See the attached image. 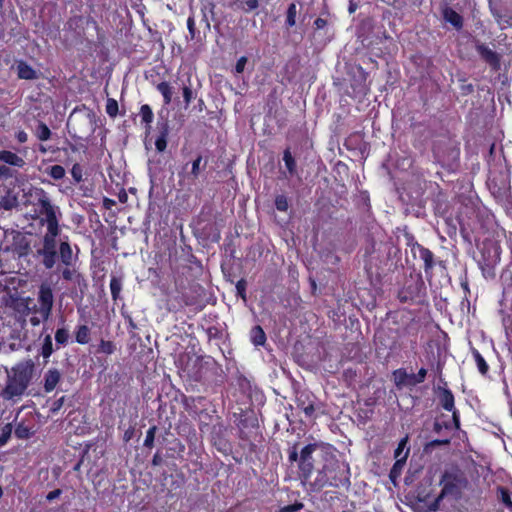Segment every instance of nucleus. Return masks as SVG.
Here are the masks:
<instances>
[{
    "label": "nucleus",
    "instance_id": "f257e3e1",
    "mask_svg": "<svg viewBox=\"0 0 512 512\" xmlns=\"http://www.w3.org/2000/svg\"><path fill=\"white\" fill-rule=\"evenodd\" d=\"M439 484L442 486L440 494L432 501L424 512H436L440 509V503L445 497L455 500L462 498L463 490L469 482L465 473L458 467L445 469L441 475Z\"/></svg>",
    "mask_w": 512,
    "mask_h": 512
},
{
    "label": "nucleus",
    "instance_id": "f03ea898",
    "mask_svg": "<svg viewBox=\"0 0 512 512\" xmlns=\"http://www.w3.org/2000/svg\"><path fill=\"white\" fill-rule=\"evenodd\" d=\"M327 456H331V453L323 443H310L300 449L299 478L303 485L310 479L315 462Z\"/></svg>",
    "mask_w": 512,
    "mask_h": 512
},
{
    "label": "nucleus",
    "instance_id": "7ed1b4c3",
    "mask_svg": "<svg viewBox=\"0 0 512 512\" xmlns=\"http://www.w3.org/2000/svg\"><path fill=\"white\" fill-rule=\"evenodd\" d=\"M434 156L448 171H456L459 167V143L452 139L439 140L434 145Z\"/></svg>",
    "mask_w": 512,
    "mask_h": 512
},
{
    "label": "nucleus",
    "instance_id": "20e7f679",
    "mask_svg": "<svg viewBox=\"0 0 512 512\" xmlns=\"http://www.w3.org/2000/svg\"><path fill=\"white\" fill-rule=\"evenodd\" d=\"M25 319L15 318L13 323H2L0 326V347L9 342V350L15 351L21 347V333L24 328Z\"/></svg>",
    "mask_w": 512,
    "mask_h": 512
},
{
    "label": "nucleus",
    "instance_id": "39448f33",
    "mask_svg": "<svg viewBox=\"0 0 512 512\" xmlns=\"http://www.w3.org/2000/svg\"><path fill=\"white\" fill-rule=\"evenodd\" d=\"M96 114L93 110H77L75 109L69 117V122L72 123L77 132L80 133L78 138L82 139L84 135L90 136L94 133L97 123Z\"/></svg>",
    "mask_w": 512,
    "mask_h": 512
},
{
    "label": "nucleus",
    "instance_id": "423d86ee",
    "mask_svg": "<svg viewBox=\"0 0 512 512\" xmlns=\"http://www.w3.org/2000/svg\"><path fill=\"white\" fill-rule=\"evenodd\" d=\"M425 289L421 274L410 273L404 280L403 287L398 292V299L402 303L414 301L419 298Z\"/></svg>",
    "mask_w": 512,
    "mask_h": 512
},
{
    "label": "nucleus",
    "instance_id": "0eeeda50",
    "mask_svg": "<svg viewBox=\"0 0 512 512\" xmlns=\"http://www.w3.org/2000/svg\"><path fill=\"white\" fill-rule=\"evenodd\" d=\"M432 478H424L414 491H410L405 495L407 504L415 511L421 512V503H427L432 494Z\"/></svg>",
    "mask_w": 512,
    "mask_h": 512
},
{
    "label": "nucleus",
    "instance_id": "6e6552de",
    "mask_svg": "<svg viewBox=\"0 0 512 512\" xmlns=\"http://www.w3.org/2000/svg\"><path fill=\"white\" fill-rule=\"evenodd\" d=\"M5 236L9 234L12 236L11 250L18 256V258H25L31 252L32 236L31 232H20L14 229L5 230Z\"/></svg>",
    "mask_w": 512,
    "mask_h": 512
},
{
    "label": "nucleus",
    "instance_id": "1a4fd4ad",
    "mask_svg": "<svg viewBox=\"0 0 512 512\" xmlns=\"http://www.w3.org/2000/svg\"><path fill=\"white\" fill-rule=\"evenodd\" d=\"M210 440L213 447L224 455L232 453V444L227 438V427L222 422H218L212 426Z\"/></svg>",
    "mask_w": 512,
    "mask_h": 512
},
{
    "label": "nucleus",
    "instance_id": "9d476101",
    "mask_svg": "<svg viewBox=\"0 0 512 512\" xmlns=\"http://www.w3.org/2000/svg\"><path fill=\"white\" fill-rule=\"evenodd\" d=\"M236 417V425L238 426L239 438L241 440H248L249 435L246 430H252L259 427L258 418L253 410H240V413H234Z\"/></svg>",
    "mask_w": 512,
    "mask_h": 512
},
{
    "label": "nucleus",
    "instance_id": "9b49d317",
    "mask_svg": "<svg viewBox=\"0 0 512 512\" xmlns=\"http://www.w3.org/2000/svg\"><path fill=\"white\" fill-rule=\"evenodd\" d=\"M195 235L206 241L218 242L220 240V230L216 222L206 221L199 218L194 226Z\"/></svg>",
    "mask_w": 512,
    "mask_h": 512
},
{
    "label": "nucleus",
    "instance_id": "f8f14e48",
    "mask_svg": "<svg viewBox=\"0 0 512 512\" xmlns=\"http://www.w3.org/2000/svg\"><path fill=\"white\" fill-rule=\"evenodd\" d=\"M333 472L334 475L329 478V485L335 488L344 487L346 490H349L351 486L349 464L336 462Z\"/></svg>",
    "mask_w": 512,
    "mask_h": 512
},
{
    "label": "nucleus",
    "instance_id": "ddd939ff",
    "mask_svg": "<svg viewBox=\"0 0 512 512\" xmlns=\"http://www.w3.org/2000/svg\"><path fill=\"white\" fill-rule=\"evenodd\" d=\"M56 244V240L43 238V247L34 254L36 257H42V263L46 269L53 268L56 263L58 257Z\"/></svg>",
    "mask_w": 512,
    "mask_h": 512
},
{
    "label": "nucleus",
    "instance_id": "4468645a",
    "mask_svg": "<svg viewBox=\"0 0 512 512\" xmlns=\"http://www.w3.org/2000/svg\"><path fill=\"white\" fill-rule=\"evenodd\" d=\"M475 49L480 57L491 66L492 69L498 70L501 66V57L495 51L489 49L484 43L475 40Z\"/></svg>",
    "mask_w": 512,
    "mask_h": 512
},
{
    "label": "nucleus",
    "instance_id": "2eb2a0df",
    "mask_svg": "<svg viewBox=\"0 0 512 512\" xmlns=\"http://www.w3.org/2000/svg\"><path fill=\"white\" fill-rule=\"evenodd\" d=\"M32 300L30 298H22L18 296V292L15 291L14 294H7L3 297V303L13 308L16 312L27 315L30 312L29 302Z\"/></svg>",
    "mask_w": 512,
    "mask_h": 512
},
{
    "label": "nucleus",
    "instance_id": "dca6fc26",
    "mask_svg": "<svg viewBox=\"0 0 512 512\" xmlns=\"http://www.w3.org/2000/svg\"><path fill=\"white\" fill-rule=\"evenodd\" d=\"M33 370L34 362L32 360H27L25 362L19 363L15 368H13L14 374L12 377L28 387L32 378Z\"/></svg>",
    "mask_w": 512,
    "mask_h": 512
},
{
    "label": "nucleus",
    "instance_id": "f3484780",
    "mask_svg": "<svg viewBox=\"0 0 512 512\" xmlns=\"http://www.w3.org/2000/svg\"><path fill=\"white\" fill-rule=\"evenodd\" d=\"M156 128L158 131V136L155 140V147L158 152H164L167 147V137L170 132L169 121L167 118L160 116Z\"/></svg>",
    "mask_w": 512,
    "mask_h": 512
},
{
    "label": "nucleus",
    "instance_id": "a211bd4d",
    "mask_svg": "<svg viewBox=\"0 0 512 512\" xmlns=\"http://www.w3.org/2000/svg\"><path fill=\"white\" fill-rule=\"evenodd\" d=\"M489 8L502 30L507 27H512V8L506 7L504 9H500L494 5L492 1H489Z\"/></svg>",
    "mask_w": 512,
    "mask_h": 512
},
{
    "label": "nucleus",
    "instance_id": "6ab92c4d",
    "mask_svg": "<svg viewBox=\"0 0 512 512\" xmlns=\"http://www.w3.org/2000/svg\"><path fill=\"white\" fill-rule=\"evenodd\" d=\"M328 466L323 465L322 468L317 470L316 476L314 480L310 481L308 479V482L306 485H308V490L310 492H320L327 484H329V477L327 475Z\"/></svg>",
    "mask_w": 512,
    "mask_h": 512
},
{
    "label": "nucleus",
    "instance_id": "aec40b11",
    "mask_svg": "<svg viewBox=\"0 0 512 512\" xmlns=\"http://www.w3.org/2000/svg\"><path fill=\"white\" fill-rule=\"evenodd\" d=\"M26 386L15 380L10 374H8L7 385L3 390V397L5 399H12L15 396H20L26 390Z\"/></svg>",
    "mask_w": 512,
    "mask_h": 512
},
{
    "label": "nucleus",
    "instance_id": "412c9836",
    "mask_svg": "<svg viewBox=\"0 0 512 512\" xmlns=\"http://www.w3.org/2000/svg\"><path fill=\"white\" fill-rule=\"evenodd\" d=\"M39 302L41 313L46 317L50 314L53 306V293L50 287L42 285L39 291Z\"/></svg>",
    "mask_w": 512,
    "mask_h": 512
},
{
    "label": "nucleus",
    "instance_id": "4be33fe9",
    "mask_svg": "<svg viewBox=\"0 0 512 512\" xmlns=\"http://www.w3.org/2000/svg\"><path fill=\"white\" fill-rule=\"evenodd\" d=\"M395 385L401 387H413L415 384L414 373H407L405 369H398L393 372Z\"/></svg>",
    "mask_w": 512,
    "mask_h": 512
},
{
    "label": "nucleus",
    "instance_id": "5701e85b",
    "mask_svg": "<svg viewBox=\"0 0 512 512\" xmlns=\"http://www.w3.org/2000/svg\"><path fill=\"white\" fill-rule=\"evenodd\" d=\"M38 203L41 207L40 213L46 216V222L57 219L56 208L51 204L50 199L43 190H41V197Z\"/></svg>",
    "mask_w": 512,
    "mask_h": 512
},
{
    "label": "nucleus",
    "instance_id": "b1692460",
    "mask_svg": "<svg viewBox=\"0 0 512 512\" xmlns=\"http://www.w3.org/2000/svg\"><path fill=\"white\" fill-rule=\"evenodd\" d=\"M442 16L446 22H449L455 29L460 30L463 27V18L454 9L447 4L442 9Z\"/></svg>",
    "mask_w": 512,
    "mask_h": 512
},
{
    "label": "nucleus",
    "instance_id": "393cba45",
    "mask_svg": "<svg viewBox=\"0 0 512 512\" xmlns=\"http://www.w3.org/2000/svg\"><path fill=\"white\" fill-rule=\"evenodd\" d=\"M483 261L486 266L492 267L499 260V247L496 245H485L482 250Z\"/></svg>",
    "mask_w": 512,
    "mask_h": 512
},
{
    "label": "nucleus",
    "instance_id": "a878e982",
    "mask_svg": "<svg viewBox=\"0 0 512 512\" xmlns=\"http://www.w3.org/2000/svg\"><path fill=\"white\" fill-rule=\"evenodd\" d=\"M17 75L20 79L24 80H36L39 78L38 72L25 61H20L17 64Z\"/></svg>",
    "mask_w": 512,
    "mask_h": 512
},
{
    "label": "nucleus",
    "instance_id": "bb28decb",
    "mask_svg": "<svg viewBox=\"0 0 512 512\" xmlns=\"http://www.w3.org/2000/svg\"><path fill=\"white\" fill-rule=\"evenodd\" d=\"M19 206L18 194L12 189H8L0 199V209L11 210Z\"/></svg>",
    "mask_w": 512,
    "mask_h": 512
},
{
    "label": "nucleus",
    "instance_id": "cd10ccee",
    "mask_svg": "<svg viewBox=\"0 0 512 512\" xmlns=\"http://www.w3.org/2000/svg\"><path fill=\"white\" fill-rule=\"evenodd\" d=\"M207 164L208 159H204L202 155H198L192 162V168L187 178L194 182L199 177L200 173L205 170Z\"/></svg>",
    "mask_w": 512,
    "mask_h": 512
},
{
    "label": "nucleus",
    "instance_id": "c85d7f7f",
    "mask_svg": "<svg viewBox=\"0 0 512 512\" xmlns=\"http://www.w3.org/2000/svg\"><path fill=\"white\" fill-rule=\"evenodd\" d=\"M61 378L60 372L56 369H49L44 376V389L46 392L54 390Z\"/></svg>",
    "mask_w": 512,
    "mask_h": 512
},
{
    "label": "nucleus",
    "instance_id": "c756f323",
    "mask_svg": "<svg viewBox=\"0 0 512 512\" xmlns=\"http://www.w3.org/2000/svg\"><path fill=\"white\" fill-rule=\"evenodd\" d=\"M409 455V448H407L404 456L401 459H397L396 462L393 464L390 473L389 478L391 482L396 486L397 485V479L401 475L402 469L406 463V459Z\"/></svg>",
    "mask_w": 512,
    "mask_h": 512
},
{
    "label": "nucleus",
    "instance_id": "7c9ffc66",
    "mask_svg": "<svg viewBox=\"0 0 512 512\" xmlns=\"http://www.w3.org/2000/svg\"><path fill=\"white\" fill-rule=\"evenodd\" d=\"M0 161L16 167H23L25 161L15 153L7 150L0 151Z\"/></svg>",
    "mask_w": 512,
    "mask_h": 512
},
{
    "label": "nucleus",
    "instance_id": "2f4dec72",
    "mask_svg": "<svg viewBox=\"0 0 512 512\" xmlns=\"http://www.w3.org/2000/svg\"><path fill=\"white\" fill-rule=\"evenodd\" d=\"M59 257L61 262L66 266H70L73 261V253L68 241H61L59 245Z\"/></svg>",
    "mask_w": 512,
    "mask_h": 512
},
{
    "label": "nucleus",
    "instance_id": "473e14b6",
    "mask_svg": "<svg viewBox=\"0 0 512 512\" xmlns=\"http://www.w3.org/2000/svg\"><path fill=\"white\" fill-rule=\"evenodd\" d=\"M414 246L418 247L419 252H420V257L424 261L425 273L428 274L434 265L433 253L429 249L422 247L418 243H415Z\"/></svg>",
    "mask_w": 512,
    "mask_h": 512
},
{
    "label": "nucleus",
    "instance_id": "72a5a7b5",
    "mask_svg": "<svg viewBox=\"0 0 512 512\" xmlns=\"http://www.w3.org/2000/svg\"><path fill=\"white\" fill-rule=\"evenodd\" d=\"M440 403L442 407L447 411H452L454 407V396L449 389L442 388L440 395Z\"/></svg>",
    "mask_w": 512,
    "mask_h": 512
},
{
    "label": "nucleus",
    "instance_id": "f704fd0d",
    "mask_svg": "<svg viewBox=\"0 0 512 512\" xmlns=\"http://www.w3.org/2000/svg\"><path fill=\"white\" fill-rule=\"evenodd\" d=\"M251 340L255 346L264 345L266 342V334L261 326L256 325L252 328Z\"/></svg>",
    "mask_w": 512,
    "mask_h": 512
},
{
    "label": "nucleus",
    "instance_id": "c9c22d12",
    "mask_svg": "<svg viewBox=\"0 0 512 512\" xmlns=\"http://www.w3.org/2000/svg\"><path fill=\"white\" fill-rule=\"evenodd\" d=\"M451 443V439L450 438H444V439H434L432 441H429L427 442L425 445H424V448H423V452L425 454H430L432 453V451L437 448V447H440V446H449Z\"/></svg>",
    "mask_w": 512,
    "mask_h": 512
},
{
    "label": "nucleus",
    "instance_id": "e433bc0d",
    "mask_svg": "<svg viewBox=\"0 0 512 512\" xmlns=\"http://www.w3.org/2000/svg\"><path fill=\"white\" fill-rule=\"evenodd\" d=\"M283 160L285 162L286 168L288 169L290 175H294L296 173V161L292 156L290 148H286L283 152Z\"/></svg>",
    "mask_w": 512,
    "mask_h": 512
},
{
    "label": "nucleus",
    "instance_id": "4c0bfd02",
    "mask_svg": "<svg viewBox=\"0 0 512 512\" xmlns=\"http://www.w3.org/2000/svg\"><path fill=\"white\" fill-rule=\"evenodd\" d=\"M59 223L58 219L47 221V233L43 238H49L51 240H56V237L59 235Z\"/></svg>",
    "mask_w": 512,
    "mask_h": 512
},
{
    "label": "nucleus",
    "instance_id": "58836bf2",
    "mask_svg": "<svg viewBox=\"0 0 512 512\" xmlns=\"http://www.w3.org/2000/svg\"><path fill=\"white\" fill-rule=\"evenodd\" d=\"M157 89L161 92L164 98V103L167 105L172 100V88L168 82H160Z\"/></svg>",
    "mask_w": 512,
    "mask_h": 512
},
{
    "label": "nucleus",
    "instance_id": "ea45409f",
    "mask_svg": "<svg viewBox=\"0 0 512 512\" xmlns=\"http://www.w3.org/2000/svg\"><path fill=\"white\" fill-rule=\"evenodd\" d=\"M90 329L86 325H81L78 327L76 332V341L79 344H86L89 342Z\"/></svg>",
    "mask_w": 512,
    "mask_h": 512
},
{
    "label": "nucleus",
    "instance_id": "a19ab883",
    "mask_svg": "<svg viewBox=\"0 0 512 512\" xmlns=\"http://www.w3.org/2000/svg\"><path fill=\"white\" fill-rule=\"evenodd\" d=\"M36 135L39 140L47 141L51 137V130L45 123L38 122V125L36 128Z\"/></svg>",
    "mask_w": 512,
    "mask_h": 512
},
{
    "label": "nucleus",
    "instance_id": "79ce46f5",
    "mask_svg": "<svg viewBox=\"0 0 512 512\" xmlns=\"http://www.w3.org/2000/svg\"><path fill=\"white\" fill-rule=\"evenodd\" d=\"M472 352H473V356L475 358V361L477 363L479 372L482 375H486L487 372H488V369H489L486 361L484 360V358L481 356V354L476 349H473Z\"/></svg>",
    "mask_w": 512,
    "mask_h": 512
},
{
    "label": "nucleus",
    "instance_id": "37998d69",
    "mask_svg": "<svg viewBox=\"0 0 512 512\" xmlns=\"http://www.w3.org/2000/svg\"><path fill=\"white\" fill-rule=\"evenodd\" d=\"M140 113H141L143 122H145L148 125V127H147V131H148L151 128V126L149 124L152 122L153 112H152L150 106L145 104V105L141 106Z\"/></svg>",
    "mask_w": 512,
    "mask_h": 512
},
{
    "label": "nucleus",
    "instance_id": "c03bdc74",
    "mask_svg": "<svg viewBox=\"0 0 512 512\" xmlns=\"http://www.w3.org/2000/svg\"><path fill=\"white\" fill-rule=\"evenodd\" d=\"M158 430L157 426H152L146 433V438L144 440V447L151 449L154 446L155 435Z\"/></svg>",
    "mask_w": 512,
    "mask_h": 512
},
{
    "label": "nucleus",
    "instance_id": "a18cd8bd",
    "mask_svg": "<svg viewBox=\"0 0 512 512\" xmlns=\"http://www.w3.org/2000/svg\"><path fill=\"white\" fill-rule=\"evenodd\" d=\"M74 283L77 284L80 292V299H82L88 289V283L82 274L75 275Z\"/></svg>",
    "mask_w": 512,
    "mask_h": 512
},
{
    "label": "nucleus",
    "instance_id": "49530a36",
    "mask_svg": "<svg viewBox=\"0 0 512 512\" xmlns=\"http://www.w3.org/2000/svg\"><path fill=\"white\" fill-rule=\"evenodd\" d=\"M47 173L55 180H60L65 176V169L61 165L51 166Z\"/></svg>",
    "mask_w": 512,
    "mask_h": 512
},
{
    "label": "nucleus",
    "instance_id": "de8ad7c7",
    "mask_svg": "<svg viewBox=\"0 0 512 512\" xmlns=\"http://www.w3.org/2000/svg\"><path fill=\"white\" fill-rule=\"evenodd\" d=\"M32 435L30 428L25 426L24 424H18L15 429V436L18 439H28Z\"/></svg>",
    "mask_w": 512,
    "mask_h": 512
},
{
    "label": "nucleus",
    "instance_id": "09e8293b",
    "mask_svg": "<svg viewBox=\"0 0 512 512\" xmlns=\"http://www.w3.org/2000/svg\"><path fill=\"white\" fill-rule=\"evenodd\" d=\"M41 353L44 358H48L53 353L52 338L50 335L44 338Z\"/></svg>",
    "mask_w": 512,
    "mask_h": 512
},
{
    "label": "nucleus",
    "instance_id": "8fccbe9b",
    "mask_svg": "<svg viewBox=\"0 0 512 512\" xmlns=\"http://www.w3.org/2000/svg\"><path fill=\"white\" fill-rule=\"evenodd\" d=\"M296 5L294 3H291L289 6H288V9H287V18H286V24L287 26L289 27H292L295 25L296 23Z\"/></svg>",
    "mask_w": 512,
    "mask_h": 512
},
{
    "label": "nucleus",
    "instance_id": "3c124183",
    "mask_svg": "<svg viewBox=\"0 0 512 512\" xmlns=\"http://www.w3.org/2000/svg\"><path fill=\"white\" fill-rule=\"evenodd\" d=\"M299 443H295L288 449V459L290 463H300V450H298Z\"/></svg>",
    "mask_w": 512,
    "mask_h": 512
},
{
    "label": "nucleus",
    "instance_id": "603ef678",
    "mask_svg": "<svg viewBox=\"0 0 512 512\" xmlns=\"http://www.w3.org/2000/svg\"><path fill=\"white\" fill-rule=\"evenodd\" d=\"M110 289L113 300H117L121 291L120 279L113 277L110 282Z\"/></svg>",
    "mask_w": 512,
    "mask_h": 512
},
{
    "label": "nucleus",
    "instance_id": "864d4df0",
    "mask_svg": "<svg viewBox=\"0 0 512 512\" xmlns=\"http://www.w3.org/2000/svg\"><path fill=\"white\" fill-rule=\"evenodd\" d=\"M69 333L65 328L57 329L55 333L56 343L59 345H65L68 342Z\"/></svg>",
    "mask_w": 512,
    "mask_h": 512
},
{
    "label": "nucleus",
    "instance_id": "5fc2aeb1",
    "mask_svg": "<svg viewBox=\"0 0 512 512\" xmlns=\"http://www.w3.org/2000/svg\"><path fill=\"white\" fill-rule=\"evenodd\" d=\"M275 207L279 211H287L289 208L288 199L285 195H277L275 198Z\"/></svg>",
    "mask_w": 512,
    "mask_h": 512
},
{
    "label": "nucleus",
    "instance_id": "6e6d98bb",
    "mask_svg": "<svg viewBox=\"0 0 512 512\" xmlns=\"http://www.w3.org/2000/svg\"><path fill=\"white\" fill-rule=\"evenodd\" d=\"M11 434H12V424L8 423L2 428V433L0 435V448L8 442V440L11 437Z\"/></svg>",
    "mask_w": 512,
    "mask_h": 512
},
{
    "label": "nucleus",
    "instance_id": "4d7b16f0",
    "mask_svg": "<svg viewBox=\"0 0 512 512\" xmlns=\"http://www.w3.org/2000/svg\"><path fill=\"white\" fill-rule=\"evenodd\" d=\"M498 491L500 494V499L503 502V504H505L509 508H512V499L509 490L504 487H499Z\"/></svg>",
    "mask_w": 512,
    "mask_h": 512
},
{
    "label": "nucleus",
    "instance_id": "13d9d810",
    "mask_svg": "<svg viewBox=\"0 0 512 512\" xmlns=\"http://www.w3.org/2000/svg\"><path fill=\"white\" fill-rule=\"evenodd\" d=\"M106 112L110 117H115L118 114V102L115 99L107 100Z\"/></svg>",
    "mask_w": 512,
    "mask_h": 512
},
{
    "label": "nucleus",
    "instance_id": "bf43d9fd",
    "mask_svg": "<svg viewBox=\"0 0 512 512\" xmlns=\"http://www.w3.org/2000/svg\"><path fill=\"white\" fill-rule=\"evenodd\" d=\"M246 287L247 282L243 278L236 283L237 295L241 297L244 301H246Z\"/></svg>",
    "mask_w": 512,
    "mask_h": 512
},
{
    "label": "nucleus",
    "instance_id": "052dcab7",
    "mask_svg": "<svg viewBox=\"0 0 512 512\" xmlns=\"http://www.w3.org/2000/svg\"><path fill=\"white\" fill-rule=\"evenodd\" d=\"M99 350L105 354H112L115 350V345L111 341L101 340Z\"/></svg>",
    "mask_w": 512,
    "mask_h": 512
},
{
    "label": "nucleus",
    "instance_id": "680f3d73",
    "mask_svg": "<svg viewBox=\"0 0 512 512\" xmlns=\"http://www.w3.org/2000/svg\"><path fill=\"white\" fill-rule=\"evenodd\" d=\"M456 222H457V220H454L452 218L445 219V225L447 226L446 233L448 234L449 237L456 235V232H457Z\"/></svg>",
    "mask_w": 512,
    "mask_h": 512
},
{
    "label": "nucleus",
    "instance_id": "e2e57ef3",
    "mask_svg": "<svg viewBox=\"0 0 512 512\" xmlns=\"http://www.w3.org/2000/svg\"><path fill=\"white\" fill-rule=\"evenodd\" d=\"M444 428L450 430L452 428L451 423L447 421L439 422L436 420L433 424V430L438 434H440Z\"/></svg>",
    "mask_w": 512,
    "mask_h": 512
},
{
    "label": "nucleus",
    "instance_id": "0e129e2a",
    "mask_svg": "<svg viewBox=\"0 0 512 512\" xmlns=\"http://www.w3.org/2000/svg\"><path fill=\"white\" fill-rule=\"evenodd\" d=\"M71 174H72L73 179L77 183L82 181V168H81V166L78 163L73 165V167L71 169Z\"/></svg>",
    "mask_w": 512,
    "mask_h": 512
},
{
    "label": "nucleus",
    "instance_id": "69168bd1",
    "mask_svg": "<svg viewBox=\"0 0 512 512\" xmlns=\"http://www.w3.org/2000/svg\"><path fill=\"white\" fill-rule=\"evenodd\" d=\"M408 435H406L404 438H402L398 444V447L397 449L395 450V453H394V457L397 459H400V455L402 453V451L404 450V448H406L407 446V443H408Z\"/></svg>",
    "mask_w": 512,
    "mask_h": 512
},
{
    "label": "nucleus",
    "instance_id": "338daca9",
    "mask_svg": "<svg viewBox=\"0 0 512 512\" xmlns=\"http://www.w3.org/2000/svg\"><path fill=\"white\" fill-rule=\"evenodd\" d=\"M247 62H248V59L246 56L240 57L235 65V72L237 74L242 73L245 69Z\"/></svg>",
    "mask_w": 512,
    "mask_h": 512
},
{
    "label": "nucleus",
    "instance_id": "774afa93",
    "mask_svg": "<svg viewBox=\"0 0 512 512\" xmlns=\"http://www.w3.org/2000/svg\"><path fill=\"white\" fill-rule=\"evenodd\" d=\"M303 503L301 502H295L294 504L284 506L281 508V512H296L303 508Z\"/></svg>",
    "mask_w": 512,
    "mask_h": 512
}]
</instances>
